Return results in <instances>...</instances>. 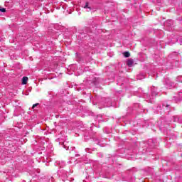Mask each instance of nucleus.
Listing matches in <instances>:
<instances>
[{
    "mask_svg": "<svg viewBox=\"0 0 182 182\" xmlns=\"http://www.w3.org/2000/svg\"><path fill=\"white\" fill-rule=\"evenodd\" d=\"M158 92L156 89V87H151V96L149 95V94L145 93L144 94V99H148V100H150V99H153L154 97H156L157 96Z\"/></svg>",
    "mask_w": 182,
    "mask_h": 182,
    "instance_id": "nucleus-1",
    "label": "nucleus"
},
{
    "mask_svg": "<svg viewBox=\"0 0 182 182\" xmlns=\"http://www.w3.org/2000/svg\"><path fill=\"white\" fill-rule=\"evenodd\" d=\"M166 87L167 89H173L176 87V84L170 80H166Z\"/></svg>",
    "mask_w": 182,
    "mask_h": 182,
    "instance_id": "nucleus-2",
    "label": "nucleus"
},
{
    "mask_svg": "<svg viewBox=\"0 0 182 182\" xmlns=\"http://www.w3.org/2000/svg\"><path fill=\"white\" fill-rule=\"evenodd\" d=\"M105 107H110V106H113V103L112 102V100L110 98H106L105 100Z\"/></svg>",
    "mask_w": 182,
    "mask_h": 182,
    "instance_id": "nucleus-3",
    "label": "nucleus"
},
{
    "mask_svg": "<svg viewBox=\"0 0 182 182\" xmlns=\"http://www.w3.org/2000/svg\"><path fill=\"white\" fill-rule=\"evenodd\" d=\"M173 20H168L165 22V26H168V31H173V28H171V26L173 25Z\"/></svg>",
    "mask_w": 182,
    "mask_h": 182,
    "instance_id": "nucleus-4",
    "label": "nucleus"
},
{
    "mask_svg": "<svg viewBox=\"0 0 182 182\" xmlns=\"http://www.w3.org/2000/svg\"><path fill=\"white\" fill-rule=\"evenodd\" d=\"M82 7L85 8V9H87V12L92 11V6L90 5V4H89V2H86Z\"/></svg>",
    "mask_w": 182,
    "mask_h": 182,
    "instance_id": "nucleus-5",
    "label": "nucleus"
},
{
    "mask_svg": "<svg viewBox=\"0 0 182 182\" xmlns=\"http://www.w3.org/2000/svg\"><path fill=\"white\" fill-rule=\"evenodd\" d=\"M133 63H134L133 59H129L127 62V65L129 66V68H132V66H133Z\"/></svg>",
    "mask_w": 182,
    "mask_h": 182,
    "instance_id": "nucleus-6",
    "label": "nucleus"
},
{
    "mask_svg": "<svg viewBox=\"0 0 182 182\" xmlns=\"http://www.w3.org/2000/svg\"><path fill=\"white\" fill-rule=\"evenodd\" d=\"M60 176L64 180H66V178H68V172L66 171H63Z\"/></svg>",
    "mask_w": 182,
    "mask_h": 182,
    "instance_id": "nucleus-7",
    "label": "nucleus"
},
{
    "mask_svg": "<svg viewBox=\"0 0 182 182\" xmlns=\"http://www.w3.org/2000/svg\"><path fill=\"white\" fill-rule=\"evenodd\" d=\"M67 143L68 142L64 141L63 143H60V144H61V146H63L65 150H69V146L67 145Z\"/></svg>",
    "mask_w": 182,
    "mask_h": 182,
    "instance_id": "nucleus-8",
    "label": "nucleus"
},
{
    "mask_svg": "<svg viewBox=\"0 0 182 182\" xmlns=\"http://www.w3.org/2000/svg\"><path fill=\"white\" fill-rule=\"evenodd\" d=\"M39 109V103H36L33 105L32 109L33 110H38Z\"/></svg>",
    "mask_w": 182,
    "mask_h": 182,
    "instance_id": "nucleus-9",
    "label": "nucleus"
},
{
    "mask_svg": "<svg viewBox=\"0 0 182 182\" xmlns=\"http://www.w3.org/2000/svg\"><path fill=\"white\" fill-rule=\"evenodd\" d=\"M28 83V77H23L22 78V85H26Z\"/></svg>",
    "mask_w": 182,
    "mask_h": 182,
    "instance_id": "nucleus-10",
    "label": "nucleus"
},
{
    "mask_svg": "<svg viewBox=\"0 0 182 182\" xmlns=\"http://www.w3.org/2000/svg\"><path fill=\"white\" fill-rule=\"evenodd\" d=\"M162 107H163V109H164V107H166V110H170V105H168V104H163Z\"/></svg>",
    "mask_w": 182,
    "mask_h": 182,
    "instance_id": "nucleus-11",
    "label": "nucleus"
},
{
    "mask_svg": "<svg viewBox=\"0 0 182 182\" xmlns=\"http://www.w3.org/2000/svg\"><path fill=\"white\" fill-rule=\"evenodd\" d=\"M124 58H130V53H129V51H125L124 53H123Z\"/></svg>",
    "mask_w": 182,
    "mask_h": 182,
    "instance_id": "nucleus-12",
    "label": "nucleus"
},
{
    "mask_svg": "<svg viewBox=\"0 0 182 182\" xmlns=\"http://www.w3.org/2000/svg\"><path fill=\"white\" fill-rule=\"evenodd\" d=\"M171 45H173L176 43V42H178V39H177V38H174L172 40H171Z\"/></svg>",
    "mask_w": 182,
    "mask_h": 182,
    "instance_id": "nucleus-13",
    "label": "nucleus"
},
{
    "mask_svg": "<svg viewBox=\"0 0 182 182\" xmlns=\"http://www.w3.org/2000/svg\"><path fill=\"white\" fill-rule=\"evenodd\" d=\"M0 12H2L3 14H4V12H6V9L2 8L1 6H0Z\"/></svg>",
    "mask_w": 182,
    "mask_h": 182,
    "instance_id": "nucleus-14",
    "label": "nucleus"
},
{
    "mask_svg": "<svg viewBox=\"0 0 182 182\" xmlns=\"http://www.w3.org/2000/svg\"><path fill=\"white\" fill-rule=\"evenodd\" d=\"M138 79H139V80L144 79V75H143V74L139 75L138 76Z\"/></svg>",
    "mask_w": 182,
    "mask_h": 182,
    "instance_id": "nucleus-15",
    "label": "nucleus"
},
{
    "mask_svg": "<svg viewBox=\"0 0 182 182\" xmlns=\"http://www.w3.org/2000/svg\"><path fill=\"white\" fill-rule=\"evenodd\" d=\"M95 143H96L97 144H99L100 142L99 141V140H95Z\"/></svg>",
    "mask_w": 182,
    "mask_h": 182,
    "instance_id": "nucleus-16",
    "label": "nucleus"
},
{
    "mask_svg": "<svg viewBox=\"0 0 182 182\" xmlns=\"http://www.w3.org/2000/svg\"><path fill=\"white\" fill-rule=\"evenodd\" d=\"M151 141H153V139H149V143H151Z\"/></svg>",
    "mask_w": 182,
    "mask_h": 182,
    "instance_id": "nucleus-17",
    "label": "nucleus"
},
{
    "mask_svg": "<svg viewBox=\"0 0 182 182\" xmlns=\"http://www.w3.org/2000/svg\"><path fill=\"white\" fill-rule=\"evenodd\" d=\"M80 155H79V154H76L75 155V157H79Z\"/></svg>",
    "mask_w": 182,
    "mask_h": 182,
    "instance_id": "nucleus-18",
    "label": "nucleus"
},
{
    "mask_svg": "<svg viewBox=\"0 0 182 182\" xmlns=\"http://www.w3.org/2000/svg\"><path fill=\"white\" fill-rule=\"evenodd\" d=\"M85 150H86V151H87V150H89V148H87Z\"/></svg>",
    "mask_w": 182,
    "mask_h": 182,
    "instance_id": "nucleus-19",
    "label": "nucleus"
},
{
    "mask_svg": "<svg viewBox=\"0 0 182 182\" xmlns=\"http://www.w3.org/2000/svg\"><path fill=\"white\" fill-rule=\"evenodd\" d=\"M71 149H73V150H74V149H75V147H71Z\"/></svg>",
    "mask_w": 182,
    "mask_h": 182,
    "instance_id": "nucleus-20",
    "label": "nucleus"
}]
</instances>
